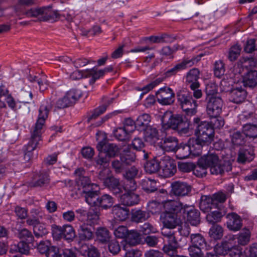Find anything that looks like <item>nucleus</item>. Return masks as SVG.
<instances>
[{
    "mask_svg": "<svg viewBox=\"0 0 257 257\" xmlns=\"http://www.w3.org/2000/svg\"><path fill=\"white\" fill-rule=\"evenodd\" d=\"M135 154L130 151L124 150L119 159L113 160L111 163L112 168L116 173H120L125 170L135 161Z\"/></svg>",
    "mask_w": 257,
    "mask_h": 257,
    "instance_id": "7",
    "label": "nucleus"
},
{
    "mask_svg": "<svg viewBox=\"0 0 257 257\" xmlns=\"http://www.w3.org/2000/svg\"><path fill=\"white\" fill-rule=\"evenodd\" d=\"M187 204H184L180 201H170L165 204L166 210L164 212H168L170 213H175L178 215V213L183 214L184 209L186 208Z\"/></svg>",
    "mask_w": 257,
    "mask_h": 257,
    "instance_id": "27",
    "label": "nucleus"
},
{
    "mask_svg": "<svg viewBox=\"0 0 257 257\" xmlns=\"http://www.w3.org/2000/svg\"><path fill=\"white\" fill-rule=\"evenodd\" d=\"M31 243L20 241L17 245L12 246L11 251H18L22 254H28L29 253Z\"/></svg>",
    "mask_w": 257,
    "mask_h": 257,
    "instance_id": "48",
    "label": "nucleus"
},
{
    "mask_svg": "<svg viewBox=\"0 0 257 257\" xmlns=\"http://www.w3.org/2000/svg\"><path fill=\"white\" fill-rule=\"evenodd\" d=\"M104 185L110 189L115 195L119 194L122 191L119 179L113 176L106 178L104 181Z\"/></svg>",
    "mask_w": 257,
    "mask_h": 257,
    "instance_id": "30",
    "label": "nucleus"
},
{
    "mask_svg": "<svg viewBox=\"0 0 257 257\" xmlns=\"http://www.w3.org/2000/svg\"><path fill=\"white\" fill-rule=\"evenodd\" d=\"M218 91L217 86L215 83L210 82L207 84L205 89L206 94V99H209L211 97H218L216 96Z\"/></svg>",
    "mask_w": 257,
    "mask_h": 257,
    "instance_id": "64",
    "label": "nucleus"
},
{
    "mask_svg": "<svg viewBox=\"0 0 257 257\" xmlns=\"http://www.w3.org/2000/svg\"><path fill=\"white\" fill-rule=\"evenodd\" d=\"M195 134L200 142L211 143L214 137V131L206 121H201L197 126Z\"/></svg>",
    "mask_w": 257,
    "mask_h": 257,
    "instance_id": "8",
    "label": "nucleus"
},
{
    "mask_svg": "<svg viewBox=\"0 0 257 257\" xmlns=\"http://www.w3.org/2000/svg\"><path fill=\"white\" fill-rule=\"evenodd\" d=\"M162 234L164 237V241L166 242L163 247V251L168 255H174L178 253L177 249L179 244L175 232L171 230L166 231L162 228Z\"/></svg>",
    "mask_w": 257,
    "mask_h": 257,
    "instance_id": "6",
    "label": "nucleus"
},
{
    "mask_svg": "<svg viewBox=\"0 0 257 257\" xmlns=\"http://www.w3.org/2000/svg\"><path fill=\"white\" fill-rule=\"evenodd\" d=\"M171 187V195L177 197L186 196L188 195L191 190V187L189 185L186 183L180 181H175L172 183Z\"/></svg>",
    "mask_w": 257,
    "mask_h": 257,
    "instance_id": "17",
    "label": "nucleus"
},
{
    "mask_svg": "<svg viewBox=\"0 0 257 257\" xmlns=\"http://www.w3.org/2000/svg\"><path fill=\"white\" fill-rule=\"evenodd\" d=\"M84 170L83 168H79L77 169L74 174L76 176V182L78 186V190L81 191V193L88 192V191L93 190V186L94 184L90 183L89 178L87 177L84 176L83 174ZM96 186V184H95Z\"/></svg>",
    "mask_w": 257,
    "mask_h": 257,
    "instance_id": "9",
    "label": "nucleus"
},
{
    "mask_svg": "<svg viewBox=\"0 0 257 257\" xmlns=\"http://www.w3.org/2000/svg\"><path fill=\"white\" fill-rule=\"evenodd\" d=\"M96 224V213L88 214L87 222L80 226L78 230V237L80 240H89L93 237L95 225Z\"/></svg>",
    "mask_w": 257,
    "mask_h": 257,
    "instance_id": "4",
    "label": "nucleus"
},
{
    "mask_svg": "<svg viewBox=\"0 0 257 257\" xmlns=\"http://www.w3.org/2000/svg\"><path fill=\"white\" fill-rule=\"evenodd\" d=\"M190 241L191 245L190 246H194V247L205 248L208 249L206 247V242L204 236L200 233H194L190 235Z\"/></svg>",
    "mask_w": 257,
    "mask_h": 257,
    "instance_id": "43",
    "label": "nucleus"
},
{
    "mask_svg": "<svg viewBox=\"0 0 257 257\" xmlns=\"http://www.w3.org/2000/svg\"><path fill=\"white\" fill-rule=\"evenodd\" d=\"M230 137L231 144L235 147L242 146L246 142L245 137L243 133H241L238 131H234L230 133Z\"/></svg>",
    "mask_w": 257,
    "mask_h": 257,
    "instance_id": "42",
    "label": "nucleus"
},
{
    "mask_svg": "<svg viewBox=\"0 0 257 257\" xmlns=\"http://www.w3.org/2000/svg\"><path fill=\"white\" fill-rule=\"evenodd\" d=\"M65 96L73 105L81 97L82 92L80 89L73 88L67 91Z\"/></svg>",
    "mask_w": 257,
    "mask_h": 257,
    "instance_id": "51",
    "label": "nucleus"
},
{
    "mask_svg": "<svg viewBox=\"0 0 257 257\" xmlns=\"http://www.w3.org/2000/svg\"><path fill=\"white\" fill-rule=\"evenodd\" d=\"M18 237L21 241L30 243L32 246H35L34 236L32 232L27 228H24L18 230Z\"/></svg>",
    "mask_w": 257,
    "mask_h": 257,
    "instance_id": "40",
    "label": "nucleus"
},
{
    "mask_svg": "<svg viewBox=\"0 0 257 257\" xmlns=\"http://www.w3.org/2000/svg\"><path fill=\"white\" fill-rule=\"evenodd\" d=\"M156 95L158 101L163 105H170L174 101L175 94L170 88H162Z\"/></svg>",
    "mask_w": 257,
    "mask_h": 257,
    "instance_id": "16",
    "label": "nucleus"
},
{
    "mask_svg": "<svg viewBox=\"0 0 257 257\" xmlns=\"http://www.w3.org/2000/svg\"><path fill=\"white\" fill-rule=\"evenodd\" d=\"M227 219L226 224L227 228L232 231L236 232L242 227V219L235 212H231L226 215Z\"/></svg>",
    "mask_w": 257,
    "mask_h": 257,
    "instance_id": "18",
    "label": "nucleus"
},
{
    "mask_svg": "<svg viewBox=\"0 0 257 257\" xmlns=\"http://www.w3.org/2000/svg\"><path fill=\"white\" fill-rule=\"evenodd\" d=\"M144 131L145 132V139L146 142L153 144L159 140L158 131L156 127L150 126Z\"/></svg>",
    "mask_w": 257,
    "mask_h": 257,
    "instance_id": "41",
    "label": "nucleus"
},
{
    "mask_svg": "<svg viewBox=\"0 0 257 257\" xmlns=\"http://www.w3.org/2000/svg\"><path fill=\"white\" fill-rule=\"evenodd\" d=\"M225 214V210L218 208L216 210L211 211L207 214L206 220L210 224H217L216 223L220 222Z\"/></svg>",
    "mask_w": 257,
    "mask_h": 257,
    "instance_id": "32",
    "label": "nucleus"
},
{
    "mask_svg": "<svg viewBox=\"0 0 257 257\" xmlns=\"http://www.w3.org/2000/svg\"><path fill=\"white\" fill-rule=\"evenodd\" d=\"M129 212L127 208L121 207L119 205L114 206L112 210L114 218L119 221L125 220L128 218Z\"/></svg>",
    "mask_w": 257,
    "mask_h": 257,
    "instance_id": "33",
    "label": "nucleus"
},
{
    "mask_svg": "<svg viewBox=\"0 0 257 257\" xmlns=\"http://www.w3.org/2000/svg\"><path fill=\"white\" fill-rule=\"evenodd\" d=\"M53 105L54 103L51 99L44 100L41 104L37 121L35 124L34 130L31 132V139L26 146L24 155V159L26 161L30 160L32 156V152L37 148H40L42 146L41 142L43 128L49 114L53 107Z\"/></svg>",
    "mask_w": 257,
    "mask_h": 257,
    "instance_id": "1",
    "label": "nucleus"
},
{
    "mask_svg": "<svg viewBox=\"0 0 257 257\" xmlns=\"http://www.w3.org/2000/svg\"><path fill=\"white\" fill-rule=\"evenodd\" d=\"M97 202L99 203V207L103 209L110 207L113 204L112 197L107 194H104L100 198H97Z\"/></svg>",
    "mask_w": 257,
    "mask_h": 257,
    "instance_id": "56",
    "label": "nucleus"
},
{
    "mask_svg": "<svg viewBox=\"0 0 257 257\" xmlns=\"http://www.w3.org/2000/svg\"><path fill=\"white\" fill-rule=\"evenodd\" d=\"M223 228L218 224L212 225L209 230L210 236L214 239H218L222 237L223 236Z\"/></svg>",
    "mask_w": 257,
    "mask_h": 257,
    "instance_id": "57",
    "label": "nucleus"
},
{
    "mask_svg": "<svg viewBox=\"0 0 257 257\" xmlns=\"http://www.w3.org/2000/svg\"><path fill=\"white\" fill-rule=\"evenodd\" d=\"M229 248H231V243L229 242H224L221 244L215 245L213 252L219 256L220 255H227Z\"/></svg>",
    "mask_w": 257,
    "mask_h": 257,
    "instance_id": "54",
    "label": "nucleus"
},
{
    "mask_svg": "<svg viewBox=\"0 0 257 257\" xmlns=\"http://www.w3.org/2000/svg\"><path fill=\"white\" fill-rule=\"evenodd\" d=\"M85 194V201L90 206V208L93 212L96 213V191L90 190L88 192L84 193Z\"/></svg>",
    "mask_w": 257,
    "mask_h": 257,
    "instance_id": "45",
    "label": "nucleus"
},
{
    "mask_svg": "<svg viewBox=\"0 0 257 257\" xmlns=\"http://www.w3.org/2000/svg\"><path fill=\"white\" fill-rule=\"evenodd\" d=\"M242 82L244 86L253 88L257 86V71L250 70L243 76Z\"/></svg>",
    "mask_w": 257,
    "mask_h": 257,
    "instance_id": "29",
    "label": "nucleus"
},
{
    "mask_svg": "<svg viewBox=\"0 0 257 257\" xmlns=\"http://www.w3.org/2000/svg\"><path fill=\"white\" fill-rule=\"evenodd\" d=\"M134 132V128L130 129L126 127H120L113 131L115 138L120 141H127L130 139L131 134Z\"/></svg>",
    "mask_w": 257,
    "mask_h": 257,
    "instance_id": "31",
    "label": "nucleus"
},
{
    "mask_svg": "<svg viewBox=\"0 0 257 257\" xmlns=\"http://www.w3.org/2000/svg\"><path fill=\"white\" fill-rule=\"evenodd\" d=\"M210 121L209 122V124L211 125L212 128L214 130L215 128H220L222 127L224 124V121L223 119L220 116V115H218V116H208Z\"/></svg>",
    "mask_w": 257,
    "mask_h": 257,
    "instance_id": "63",
    "label": "nucleus"
},
{
    "mask_svg": "<svg viewBox=\"0 0 257 257\" xmlns=\"http://www.w3.org/2000/svg\"><path fill=\"white\" fill-rule=\"evenodd\" d=\"M206 112L208 116H216L222 112L223 101L220 97H211L206 99Z\"/></svg>",
    "mask_w": 257,
    "mask_h": 257,
    "instance_id": "11",
    "label": "nucleus"
},
{
    "mask_svg": "<svg viewBox=\"0 0 257 257\" xmlns=\"http://www.w3.org/2000/svg\"><path fill=\"white\" fill-rule=\"evenodd\" d=\"M214 75L218 78L222 76L225 71L224 63L222 60L216 61L214 64Z\"/></svg>",
    "mask_w": 257,
    "mask_h": 257,
    "instance_id": "62",
    "label": "nucleus"
},
{
    "mask_svg": "<svg viewBox=\"0 0 257 257\" xmlns=\"http://www.w3.org/2000/svg\"><path fill=\"white\" fill-rule=\"evenodd\" d=\"M151 117L149 114L144 113L138 116L135 121V127L139 130L143 131L150 126Z\"/></svg>",
    "mask_w": 257,
    "mask_h": 257,
    "instance_id": "38",
    "label": "nucleus"
},
{
    "mask_svg": "<svg viewBox=\"0 0 257 257\" xmlns=\"http://www.w3.org/2000/svg\"><path fill=\"white\" fill-rule=\"evenodd\" d=\"M49 181L48 174L46 172L42 171L34 175L30 185L34 187H43L48 185Z\"/></svg>",
    "mask_w": 257,
    "mask_h": 257,
    "instance_id": "24",
    "label": "nucleus"
},
{
    "mask_svg": "<svg viewBox=\"0 0 257 257\" xmlns=\"http://www.w3.org/2000/svg\"><path fill=\"white\" fill-rule=\"evenodd\" d=\"M179 46L178 45H175L172 48L170 46L163 47L160 51L159 53L162 56L160 59L162 61V59L165 58L169 59L173 58V53H175L179 49Z\"/></svg>",
    "mask_w": 257,
    "mask_h": 257,
    "instance_id": "46",
    "label": "nucleus"
},
{
    "mask_svg": "<svg viewBox=\"0 0 257 257\" xmlns=\"http://www.w3.org/2000/svg\"><path fill=\"white\" fill-rule=\"evenodd\" d=\"M231 169L232 166L230 162L219 160L216 165L210 168V171L211 174L222 175L225 172H229Z\"/></svg>",
    "mask_w": 257,
    "mask_h": 257,
    "instance_id": "22",
    "label": "nucleus"
},
{
    "mask_svg": "<svg viewBox=\"0 0 257 257\" xmlns=\"http://www.w3.org/2000/svg\"><path fill=\"white\" fill-rule=\"evenodd\" d=\"M240 149L238 152L237 161L239 163H244L246 162L251 161L254 158V151L252 147Z\"/></svg>",
    "mask_w": 257,
    "mask_h": 257,
    "instance_id": "28",
    "label": "nucleus"
},
{
    "mask_svg": "<svg viewBox=\"0 0 257 257\" xmlns=\"http://www.w3.org/2000/svg\"><path fill=\"white\" fill-rule=\"evenodd\" d=\"M97 141H99L97 145V164L108 166L110 159L118 155L120 149L116 144L108 143L106 134L102 132L97 131Z\"/></svg>",
    "mask_w": 257,
    "mask_h": 257,
    "instance_id": "2",
    "label": "nucleus"
},
{
    "mask_svg": "<svg viewBox=\"0 0 257 257\" xmlns=\"http://www.w3.org/2000/svg\"><path fill=\"white\" fill-rule=\"evenodd\" d=\"M162 176L164 178L170 177L177 172L175 161L169 156H164L160 159Z\"/></svg>",
    "mask_w": 257,
    "mask_h": 257,
    "instance_id": "10",
    "label": "nucleus"
},
{
    "mask_svg": "<svg viewBox=\"0 0 257 257\" xmlns=\"http://www.w3.org/2000/svg\"><path fill=\"white\" fill-rule=\"evenodd\" d=\"M229 95L230 101L239 104L244 101L247 96V92L241 87H236L230 90Z\"/></svg>",
    "mask_w": 257,
    "mask_h": 257,
    "instance_id": "21",
    "label": "nucleus"
},
{
    "mask_svg": "<svg viewBox=\"0 0 257 257\" xmlns=\"http://www.w3.org/2000/svg\"><path fill=\"white\" fill-rule=\"evenodd\" d=\"M189 125V121L184 117L175 130H177L178 134L180 135L188 136L190 134Z\"/></svg>",
    "mask_w": 257,
    "mask_h": 257,
    "instance_id": "53",
    "label": "nucleus"
},
{
    "mask_svg": "<svg viewBox=\"0 0 257 257\" xmlns=\"http://www.w3.org/2000/svg\"><path fill=\"white\" fill-rule=\"evenodd\" d=\"M52 6H48L31 9L27 11L25 14L28 17L38 18L40 21L53 22L56 21L59 18V14L57 11L52 10Z\"/></svg>",
    "mask_w": 257,
    "mask_h": 257,
    "instance_id": "3",
    "label": "nucleus"
},
{
    "mask_svg": "<svg viewBox=\"0 0 257 257\" xmlns=\"http://www.w3.org/2000/svg\"><path fill=\"white\" fill-rule=\"evenodd\" d=\"M141 242L140 234L137 231L131 230L128 232L123 244L122 249L127 250L131 246H135Z\"/></svg>",
    "mask_w": 257,
    "mask_h": 257,
    "instance_id": "25",
    "label": "nucleus"
},
{
    "mask_svg": "<svg viewBox=\"0 0 257 257\" xmlns=\"http://www.w3.org/2000/svg\"><path fill=\"white\" fill-rule=\"evenodd\" d=\"M110 237L109 230L105 227L97 228V241L101 243H106L109 241Z\"/></svg>",
    "mask_w": 257,
    "mask_h": 257,
    "instance_id": "52",
    "label": "nucleus"
},
{
    "mask_svg": "<svg viewBox=\"0 0 257 257\" xmlns=\"http://www.w3.org/2000/svg\"><path fill=\"white\" fill-rule=\"evenodd\" d=\"M131 221L136 223H140L147 220L149 217V213L146 211L140 209H133L131 212Z\"/></svg>",
    "mask_w": 257,
    "mask_h": 257,
    "instance_id": "35",
    "label": "nucleus"
},
{
    "mask_svg": "<svg viewBox=\"0 0 257 257\" xmlns=\"http://www.w3.org/2000/svg\"><path fill=\"white\" fill-rule=\"evenodd\" d=\"M177 102L183 111L188 114H193L197 105V101L192 98L188 91L180 90L177 93Z\"/></svg>",
    "mask_w": 257,
    "mask_h": 257,
    "instance_id": "5",
    "label": "nucleus"
},
{
    "mask_svg": "<svg viewBox=\"0 0 257 257\" xmlns=\"http://www.w3.org/2000/svg\"><path fill=\"white\" fill-rule=\"evenodd\" d=\"M161 148L166 152H173L178 149V140L174 137L166 136L162 139L160 143Z\"/></svg>",
    "mask_w": 257,
    "mask_h": 257,
    "instance_id": "20",
    "label": "nucleus"
},
{
    "mask_svg": "<svg viewBox=\"0 0 257 257\" xmlns=\"http://www.w3.org/2000/svg\"><path fill=\"white\" fill-rule=\"evenodd\" d=\"M214 203L211 196H204L202 197L200 203V208L204 212H208L212 208H215Z\"/></svg>",
    "mask_w": 257,
    "mask_h": 257,
    "instance_id": "47",
    "label": "nucleus"
},
{
    "mask_svg": "<svg viewBox=\"0 0 257 257\" xmlns=\"http://www.w3.org/2000/svg\"><path fill=\"white\" fill-rule=\"evenodd\" d=\"M184 218L193 226H197L200 223V213L194 207L188 205L184 209L183 214Z\"/></svg>",
    "mask_w": 257,
    "mask_h": 257,
    "instance_id": "19",
    "label": "nucleus"
},
{
    "mask_svg": "<svg viewBox=\"0 0 257 257\" xmlns=\"http://www.w3.org/2000/svg\"><path fill=\"white\" fill-rule=\"evenodd\" d=\"M160 160L157 158L148 161L144 165L147 173L152 174L157 173L161 169Z\"/></svg>",
    "mask_w": 257,
    "mask_h": 257,
    "instance_id": "37",
    "label": "nucleus"
},
{
    "mask_svg": "<svg viewBox=\"0 0 257 257\" xmlns=\"http://www.w3.org/2000/svg\"><path fill=\"white\" fill-rule=\"evenodd\" d=\"M160 219L163 226L169 229H173L182 223L181 220L175 213L164 212L160 216Z\"/></svg>",
    "mask_w": 257,
    "mask_h": 257,
    "instance_id": "13",
    "label": "nucleus"
},
{
    "mask_svg": "<svg viewBox=\"0 0 257 257\" xmlns=\"http://www.w3.org/2000/svg\"><path fill=\"white\" fill-rule=\"evenodd\" d=\"M141 186L142 189L147 193L154 192L158 189L157 182L154 179L146 178L142 180Z\"/></svg>",
    "mask_w": 257,
    "mask_h": 257,
    "instance_id": "44",
    "label": "nucleus"
},
{
    "mask_svg": "<svg viewBox=\"0 0 257 257\" xmlns=\"http://www.w3.org/2000/svg\"><path fill=\"white\" fill-rule=\"evenodd\" d=\"M201 160H198L196 166L194 165V168L193 169L194 174L198 177H203L207 174V167L204 164H201Z\"/></svg>",
    "mask_w": 257,
    "mask_h": 257,
    "instance_id": "60",
    "label": "nucleus"
},
{
    "mask_svg": "<svg viewBox=\"0 0 257 257\" xmlns=\"http://www.w3.org/2000/svg\"><path fill=\"white\" fill-rule=\"evenodd\" d=\"M242 132L245 138L253 139L257 138V125L255 124L246 123L243 125Z\"/></svg>",
    "mask_w": 257,
    "mask_h": 257,
    "instance_id": "50",
    "label": "nucleus"
},
{
    "mask_svg": "<svg viewBox=\"0 0 257 257\" xmlns=\"http://www.w3.org/2000/svg\"><path fill=\"white\" fill-rule=\"evenodd\" d=\"M200 59V56L194 57L191 59H186L175 65L173 68L168 69L164 73V78H168L176 75L178 72L185 69L188 67H191L197 63Z\"/></svg>",
    "mask_w": 257,
    "mask_h": 257,
    "instance_id": "12",
    "label": "nucleus"
},
{
    "mask_svg": "<svg viewBox=\"0 0 257 257\" xmlns=\"http://www.w3.org/2000/svg\"><path fill=\"white\" fill-rule=\"evenodd\" d=\"M33 232L35 236L37 238H39L48 234L49 231L46 224L40 222L37 225L34 227Z\"/></svg>",
    "mask_w": 257,
    "mask_h": 257,
    "instance_id": "61",
    "label": "nucleus"
},
{
    "mask_svg": "<svg viewBox=\"0 0 257 257\" xmlns=\"http://www.w3.org/2000/svg\"><path fill=\"white\" fill-rule=\"evenodd\" d=\"M84 124L87 125L89 130H92L96 127V109L89 113L84 121Z\"/></svg>",
    "mask_w": 257,
    "mask_h": 257,
    "instance_id": "55",
    "label": "nucleus"
},
{
    "mask_svg": "<svg viewBox=\"0 0 257 257\" xmlns=\"http://www.w3.org/2000/svg\"><path fill=\"white\" fill-rule=\"evenodd\" d=\"M73 80H79L82 78H89V83L90 85L94 84L96 80V67L94 66L91 69H86L84 72L75 71L70 75Z\"/></svg>",
    "mask_w": 257,
    "mask_h": 257,
    "instance_id": "14",
    "label": "nucleus"
},
{
    "mask_svg": "<svg viewBox=\"0 0 257 257\" xmlns=\"http://www.w3.org/2000/svg\"><path fill=\"white\" fill-rule=\"evenodd\" d=\"M241 47L237 44L233 45L229 50L227 58L230 61L237 59L240 54Z\"/></svg>",
    "mask_w": 257,
    "mask_h": 257,
    "instance_id": "59",
    "label": "nucleus"
},
{
    "mask_svg": "<svg viewBox=\"0 0 257 257\" xmlns=\"http://www.w3.org/2000/svg\"><path fill=\"white\" fill-rule=\"evenodd\" d=\"M140 200L139 196L133 192H126L120 197L121 203L127 206H131L138 204Z\"/></svg>",
    "mask_w": 257,
    "mask_h": 257,
    "instance_id": "26",
    "label": "nucleus"
},
{
    "mask_svg": "<svg viewBox=\"0 0 257 257\" xmlns=\"http://www.w3.org/2000/svg\"><path fill=\"white\" fill-rule=\"evenodd\" d=\"M33 97V93L29 87L22 88L18 94L19 102L24 104H34Z\"/></svg>",
    "mask_w": 257,
    "mask_h": 257,
    "instance_id": "34",
    "label": "nucleus"
},
{
    "mask_svg": "<svg viewBox=\"0 0 257 257\" xmlns=\"http://www.w3.org/2000/svg\"><path fill=\"white\" fill-rule=\"evenodd\" d=\"M184 117L180 114H172L166 112L162 118V123L164 128H172L176 130Z\"/></svg>",
    "mask_w": 257,
    "mask_h": 257,
    "instance_id": "15",
    "label": "nucleus"
},
{
    "mask_svg": "<svg viewBox=\"0 0 257 257\" xmlns=\"http://www.w3.org/2000/svg\"><path fill=\"white\" fill-rule=\"evenodd\" d=\"M188 145L191 154L194 156L201 155L203 148L209 145L207 143L199 142L197 138L195 140L189 141Z\"/></svg>",
    "mask_w": 257,
    "mask_h": 257,
    "instance_id": "36",
    "label": "nucleus"
},
{
    "mask_svg": "<svg viewBox=\"0 0 257 257\" xmlns=\"http://www.w3.org/2000/svg\"><path fill=\"white\" fill-rule=\"evenodd\" d=\"M75 236V230L71 225L63 226V238L67 240H72Z\"/></svg>",
    "mask_w": 257,
    "mask_h": 257,
    "instance_id": "58",
    "label": "nucleus"
},
{
    "mask_svg": "<svg viewBox=\"0 0 257 257\" xmlns=\"http://www.w3.org/2000/svg\"><path fill=\"white\" fill-rule=\"evenodd\" d=\"M201 164H204L207 168L213 167V165H216L220 160L217 154L214 153H208L201 157L200 159Z\"/></svg>",
    "mask_w": 257,
    "mask_h": 257,
    "instance_id": "39",
    "label": "nucleus"
},
{
    "mask_svg": "<svg viewBox=\"0 0 257 257\" xmlns=\"http://www.w3.org/2000/svg\"><path fill=\"white\" fill-rule=\"evenodd\" d=\"M251 233L250 231L244 228L237 235L238 244L242 246L247 245L250 241Z\"/></svg>",
    "mask_w": 257,
    "mask_h": 257,
    "instance_id": "49",
    "label": "nucleus"
},
{
    "mask_svg": "<svg viewBox=\"0 0 257 257\" xmlns=\"http://www.w3.org/2000/svg\"><path fill=\"white\" fill-rule=\"evenodd\" d=\"M200 72L197 68L191 69L186 75V83L191 89L200 87V83L198 80L199 78Z\"/></svg>",
    "mask_w": 257,
    "mask_h": 257,
    "instance_id": "23",
    "label": "nucleus"
}]
</instances>
